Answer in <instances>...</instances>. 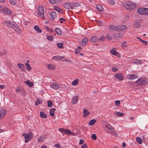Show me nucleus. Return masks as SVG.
<instances>
[{
	"label": "nucleus",
	"mask_w": 148,
	"mask_h": 148,
	"mask_svg": "<svg viewBox=\"0 0 148 148\" xmlns=\"http://www.w3.org/2000/svg\"><path fill=\"white\" fill-rule=\"evenodd\" d=\"M124 5L127 9L129 10H134L136 7V4L132 2H125L124 3Z\"/></svg>",
	"instance_id": "f257e3e1"
},
{
	"label": "nucleus",
	"mask_w": 148,
	"mask_h": 148,
	"mask_svg": "<svg viewBox=\"0 0 148 148\" xmlns=\"http://www.w3.org/2000/svg\"><path fill=\"white\" fill-rule=\"evenodd\" d=\"M23 135L25 139V143H27L34 136V134L31 132H29L27 134L23 133Z\"/></svg>",
	"instance_id": "f03ea898"
},
{
	"label": "nucleus",
	"mask_w": 148,
	"mask_h": 148,
	"mask_svg": "<svg viewBox=\"0 0 148 148\" xmlns=\"http://www.w3.org/2000/svg\"><path fill=\"white\" fill-rule=\"evenodd\" d=\"M38 12L37 14V16L40 18H42L43 19H44L45 18L44 16V11L43 7L41 6H39L38 7Z\"/></svg>",
	"instance_id": "7ed1b4c3"
},
{
	"label": "nucleus",
	"mask_w": 148,
	"mask_h": 148,
	"mask_svg": "<svg viewBox=\"0 0 148 148\" xmlns=\"http://www.w3.org/2000/svg\"><path fill=\"white\" fill-rule=\"evenodd\" d=\"M138 13L141 14L148 15V8H140L137 10Z\"/></svg>",
	"instance_id": "20e7f679"
},
{
	"label": "nucleus",
	"mask_w": 148,
	"mask_h": 148,
	"mask_svg": "<svg viewBox=\"0 0 148 148\" xmlns=\"http://www.w3.org/2000/svg\"><path fill=\"white\" fill-rule=\"evenodd\" d=\"M0 12L8 15L11 14L12 13L11 10L7 8H3L2 7H0Z\"/></svg>",
	"instance_id": "39448f33"
},
{
	"label": "nucleus",
	"mask_w": 148,
	"mask_h": 148,
	"mask_svg": "<svg viewBox=\"0 0 148 148\" xmlns=\"http://www.w3.org/2000/svg\"><path fill=\"white\" fill-rule=\"evenodd\" d=\"M12 28L18 34H21L22 33V31L18 25L16 23H14L13 25Z\"/></svg>",
	"instance_id": "423d86ee"
},
{
	"label": "nucleus",
	"mask_w": 148,
	"mask_h": 148,
	"mask_svg": "<svg viewBox=\"0 0 148 148\" xmlns=\"http://www.w3.org/2000/svg\"><path fill=\"white\" fill-rule=\"evenodd\" d=\"M59 130L61 132H64L67 134L69 135H74L75 134L71 132L70 130L68 129H65L64 128H60Z\"/></svg>",
	"instance_id": "0eeeda50"
},
{
	"label": "nucleus",
	"mask_w": 148,
	"mask_h": 148,
	"mask_svg": "<svg viewBox=\"0 0 148 148\" xmlns=\"http://www.w3.org/2000/svg\"><path fill=\"white\" fill-rule=\"evenodd\" d=\"M50 86L55 90L58 89L59 87V85L58 83L56 82H51L50 83Z\"/></svg>",
	"instance_id": "6e6552de"
},
{
	"label": "nucleus",
	"mask_w": 148,
	"mask_h": 148,
	"mask_svg": "<svg viewBox=\"0 0 148 148\" xmlns=\"http://www.w3.org/2000/svg\"><path fill=\"white\" fill-rule=\"evenodd\" d=\"M50 19L52 21H53L55 18L57 17L56 13L54 11H52L50 12Z\"/></svg>",
	"instance_id": "1a4fd4ad"
},
{
	"label": "nucleus",
	"mask_w": 148,
	"mask_h": 148,
	"mask_svg": "<svg viewBox=\"0 0 148 148\" xmlns=\"http://www.w3.org/2000/svg\"><path fill=\"white\" fill-rule=\"evenodd\" d=\"M6 114V110L3 109L0 110V119L3 118Z\"/></svg>",
	"instance_id": "9d476101"
},
{
	"label": "nucleus",
	"mask_w": 148,
	"mask_h": 148,
	"mask_svg": "<svg viewBox=\"0 0 148 148\" xmlns=\"http://www.w3.org/2000/svg\"><path fill=\"white\" fill-rule=\"evenodd\" d=\"M137 77V76L135 74L129 75L127 76V78L129 79H134Z\"/></svg>",
	"instance_id": "9b49d317"
},
{
	"label": "nucleus",
	"mask_w": 148,
	"mask_h": 148,
	"mask_svg": "<svg viewBox=\"0 0 148 148\" xmlns=\"http://www.w3.org/2000/svg\"><path fill=\"white\" fill-rule=\"evenodd\" d=\"M79 99L78 96H73L72 99V103L73 104H75L78 101Z\"/></svg>",
	"instance_id": "f8f14e48"
},
{
	"label": "nucleus",
	"mask_w": 148,
	"mask_h": 148,
	"mask_svg": "<svg viewBox=\"0 0 148 148\" xmlns=\"http://www.w3.org/2000/svg\"><path fill=\"white\" fill-rule=\"evenodd\" d=\"M65 57L63 56H56L53 57L52 59L56 61H59L60 59L64 58Z\"/></svg>",
	"instance_id": "ddd939ff"
},
{
	"label": "nucleus",
	"mask_w": 148,
	"mask_h": 148,
	"mask_svg": "<svg viewBox=\"0 0 148 148\" xmlns=\"http://www.w3.org/2000/svg\"><path fill=\"white\" fill-rule=\"evenodd\" d=\"M14 23L11 22L10 21H5V25L11 28L13 26V25Z\"/></svg>",
	"instance_id": "4468645a"
},
{
	"label": "nucleus",
	"mask_w": 148,
	"mask_h": 148,
	"mask_svg": "<svg viewBox=\"0 0 148 148\" xmlns=\"http://www.w3.org/2000/svg\"><path fill=\"white\" fill-rule=\"evenodd\" d=\"M71 9H73L75 7H78L81 6L79 3H71Z\"/></svg>",
	"instance_id": "2eb2a0df"
},
{
	"label": "nucleus",
	"mask_w": 148,
	"mask_h": 148,
	"mask_svg": "<svg viewBox=\"0 0 148 148\" xmlns=\"http://www.w3.org/2000/svg\"><path fill=\"white\" fill-rule=\"evenodd\" d=\"M137 84L139 85H143L145 84L144 80L143 79H139L136 81Z\"/></svg>",
	"instance_id": "dca6fc26"
},
{
	"label": "nucleus",
	"mask_w": 148,
	"mask_h": 148,
	"mask_svg": "<svg viewBox=\"0 0 148 148\" xmlns=\"http://www.w3.org/2000/svg\"><path fill=\"white\" fill-rule=\"evenodd\" d=\"M63 7L67 9H71V3H66L63 4Z\"/></svg>",
	"instance_id": "f3484780"
},
{
	"label": "nucleus",
	"mask_w": 148,
	"mask_h": 148,
	"mask_svg": "<svg viewBox=\"0 0 148 148\" xmlns=\"http://www.w3.org/2000/svg\"><path fill=\"white\" fill-rule=\"evenodd\" d=\"M141 22V20H138L135 24L134 25V27L135 28H138L140 26V24Z\"/></svg>",
	"instance_id": "a211bd4d"
},
{
	"label": "nucleus",
	"mask_w": 148,
	"mask_h": 148,
	"mask_svg": "<svg viewBox=\"0 0 148 148\" xmlns=\"http://www.w3.org/2000/svg\"><path fill=\"white\" fill-rule=\"evenodd\" d=\"M118 31L123 30L127 28V27L125 25L118 26Z\"/></svg>",
	"instance_id": "6ab92c4d"
},
{
	"label": "nucleus",
	"mask_w": 148,
	"mask_h": 148,
	"mask_svg": "<svg viewBox=\"0 0 148 148\" xmlns=\"http://www.w3.org/2000/svg\"><path fill=\"white\" fill-rule=\"evenodd\" d=\"M118 26H116L113 25H110L109 26V28L110 29H112L113 31H118Z\"/></svg>",
	"instance_id": "aec40b11"
},
{
	"label": "nucleus",
	"mask_w": 148,
	"mask_h": 148,
	"mask_svg": "<svg viewBox=\"0 0 148 148\" xmlns=\"http://www.w3.org/2000/svg\"><path fill=\"white\" fill-rule=\"evenodd\" d=\"M115 77L119 80H122L123 79V77L121 74L117 73L115 75Z\"/></svg>",
	"instance_id": "412c9836"
},
{
	"label": "nucleus",
	"mask_w": 148,
	"mask_h": 148,
	"mask_svg": "<svg viewBox=\"0 0 148 148\" xmlns=\"http://www.w3.org/2000/svg\"><path fill=\"white\" fill-rule=\"evenodd\" d=\"M110 131V133L112 135L115 136H117V134L115 132L114 130L112 127L110 129V130H109Z\"/></svg>",
	"instance_id": "4be33fe9"
},
{
	"label": "nucleus",
	"mask_w": 148,
	"mask_h": 148,
	"mask_svg": "<svg viewBox=\"0 0 148 148\" xmlns=\"http://www.w3.org/2000/svg\"><path fill=\"white\" fill-rule=\"evenodd\" d=\"M56 109L55 108L51 109L49 112V114L50 116H53L54 115V112L56 111Z\"/></svg>",
	"instance_id": "5701e85b"
},
{
	"label": "nucleus",
	"mask_w": 148,
	"mask_h": 148,
	"mask_svg": "<svg viewBox=\"0 0 148 148\" xmlns=\"http://www.w3.org/2000/svg\"><path fill=\"white\" fill-rule=\"evenodd\" d=\"M99 40V39L97 38L95 36L92 37L91 39V41L92 42H97Z\"/></svg>",
	"instance_id": "b1692460"
},
{
	"label": "nucleus",
	"mask_w": 148,
	"mask_h": 148,
	"mask_svg": "<svg viewBox=\"0 0 148 148\" xmlns=\"http://www.w3.org/2000/svg\"><path fill=\"white\" fill-rule=\"evenodd\" d=\"M104 126L109 130H110L112 127L107 122H104L103 123Z\"/></svg>",
	"instance_id": "393cba45"
},
{
	"label": "nucleus",
	"mask_w": 148,
	"mask_h": 148,
	"mask_svg": "<svg viewBox=\"0 0 148 148\" xmlns=\"http://www.w3.org/2000/svg\"><path fill=\"white\" fill-rule=\"evenodd\" d=\"M97 10L99 11H103V8L102 6L100 5H97L96 6Z\"/></svg>",
	"instance_id": "a878e982"
},
{
	"label": "nucleus",
	"mask_w": 148,
	"mask_h": 148,
	"mask_svg": "<svg viewBox=\"0 0 148 148\" xmlns=\"http://www.w3.org/2000/svg\"><path fill=\"white\" fill-rule=\"evenodd\" d=\"M84 116L85 117H86L87 115L89 114L90 112L88 111V110L86 109H85L84 110Z\"/></svg>",
	"instance_id": "bb28decb"
},
{
	"label": "nucleus",
	"mask_w": 148,
	"mask_h": 148,
	"mask_svg": "<svg viewBox=\"0 0 148 148\" xmlns=\"http://www.w3.org/2000/svg\"><path fill=\"white\" fill-rule=\"evenodd\" d=\"M56 32L59 35H61L62 33V32L61 30L59 28H56L55 29Z\"/></svg>",
	"instance_id": "cd10ccee"
},
{
	"label": "nucleus",
	"mask_w": 148,
	"mask_h": 148,
	"mask_svg": "<svg viewBox=\"0 0 148 148\" xmlns=\"http://www.w3.org/2000/svg\"><path fill=\"white\" fill-rule=\"evenodd\" d=\"M18 66L22 71L23 70L25 69V66L23 64L21 63H18Z\"/></svg>",
	"instance_id": "c85d7f7f"
},
{
	"label": "nucleus",
	"mask_w": 148,
	"mask_h": 148,
	"mask_svg": "<svg viewBox=\"0 0 148 148\" xmlns=\"http://www.w3.org/2000/svg\"><path fill=\"white\" fill-rule=\"evenodd\" d=\"M136 38L139 40L141 41L144 45H146L147 44V41L144 40H142L141 38H140L139 37H136Z\"/></svg>",
	"instance_id": "c756f323"
},
{
	"label": "nucleus",
	"mask_w": 148,
	"mask_h": 148,
	"mask_svg": "<svg viewBox=\"0 0 148 148\" xmlns=\"http://www.w3.org/2000/svg\"><path fill=\"white\" fill-rule=\"evenodd\" d=\"M114 114L115 115L119 116H122L124 115V114L123 113L117 112H114Z\"/></svg>",
	"instance_id": "7c9ffc66"
},
{
	"label": "nucleus",
	"mask_w": 148,
	"mask_h": 148,
	"mask_svg": "<svg viewBox=\"0 0 148 148\" xmlns=\"http://www.w3.org/2000/svg\"><path fill=\"white\" fill-rule=\"evenodd\" d=\"M25 82L26 84H27L29 87H32L33 85V83L32 82H30L29 80L25 81Z\"/></svg>",
	"instance_id": "2f4dec72"
},
{
	"label": "nucleus",
	"mask_w": 148,
	"mask_h": 148,
	"mask_svg": "<svg viewBox=\"0 0 148 148\" xmlns=\"http://www.w3.org/2000/svg\"><path fill=\"white\" fill-rule=\"evenodd\" d=\"M88 41V40L87 38H84L82 40V45H86Z\"/></svg>",
	"instance_id": "473e14b6"
},
{
	"label": "nucleus",
	"mask_w": 148,
	"mask_h": 148,
	"mask_svg": "<svg viewBox=\"0 0 148 148\" xmlns=\"http://www.w3.org/2000/svg\"><path fill=\"white\" fill-rule=\"evenodd\" d=\"M34 28L35 30L38 33H41L42 32V30L39 28L38 26L37 25L35 26Z\"/></svg>",
	"instance_id": "72a5a7b5"
},
{
	"label": "nucleus",
	"mask_w": 148,
	"mask_h": 148,
	"mask_svg": "<svg viewBox=\"0 0 148 148\" xmlns=\"http://www.w3.org/2000/svg\"><path fill=\"white\" fill-rule=\"evenodd\" d=\"M40 116L41 117L44 118H46L47 117V115L42 112H41L40 113Z\"/></svg>",
	"instance_id": "f704fd0d"
},
{
	"label": "nucleus",
	"mask_w": 148,
	"mask_h": 148,
	"mask_svg": "<svg viewBox=\"0 0 148 148\" xmlns=\"http://www.w3.org/2000/svg\"><path fill=\"white\" fill-rule=\"evenodd\" d=\"M96 122V120L95 119L91 120L90 121V122L88 123V124L90 125H93L95 124V123Z\"/></svg>",
	"instance_id": "c9c22d12"
},
{
	"label": "nucleus",
	"mask_w": 148,
	"mask_h": 148,
	"mask_svg": "<svg viewBox=\"0 0 148 148\" xmlns=\"http://www.w3.org/2000/svg\"><path fill=\"white\" fill-rule=\"evenodd\" d=\"M25 65L26 66V68L27 70L30 71L32 69V67H31L29 64L28 63H26Z\"/></svg>",
	"instance_id": "e433bc0d"
},
{
	"label": "nucleus",
	"mask_w": 148,
	"mask_h": 148,
	"mask_svg": "<svg viewBox=\"0 0 148 148\" xmlns=\"http://www.w3.org/2000/svg\"><path fill=\"white\" fill-rule=\"evenodd\" d=\"M47 67L51 70L54 69L55 68V66L52 64H49L48 65Z\"/></svg>",
	"instance_id": "4c0bfd02"
},
{
	"label": "nucleus",
	"mask_w": 148,
	"mask_h": 148,
	"mask_svg": "<svg viewBox=\"0 0 148 148\" xmlns=\"http://www.w3.org/2000/svg\"><path fill=\"white\" fill-rule=\"evenodd\" d=\"M10 3L13 5H15L16 3V0H9Z\"/></svg>",
	"instance_id": "58836bf2"
},
{
	"label": "nucleus",
	"mask_w": 148,
	"mask_h": 148,
	"mask_svg": "<svg viewBox=\"0 0 148 148\" xmlns=\"http://www.w3.org/2000/svg\"><path fill=\"white\" fill-rule=\"evenodd\" d=\"M79 81L78 79H76L73 81L72 82V84L73 85H76L77 84H78V81Z\"/></svg>",
	"instance_id": "ea45409f"
},
{
	"label": "nucleus",
	"mask_w": 148,
	"mask_h": 148,
	"mask_svg": "<svg viewBox=\"0 0 148 148\" xmlns=\"http://www.w3.org/2000/svg\"><path fill=\"white\" fill-rule=\"evenodd\" d=\"M63 43H58L57 44V47L60 49H62L63 47Z\"/></svg>",
	"instance_id": "a19ab883"
},
{
	"label": "nucleus",
	"mask_w": 148,
	"mask_h": 148,
	"mask_svg": "<svg viewBox=\"0 0 148 148\" xmlns=\"http://www.w3.org/2000/svg\"><path fill=\"white\" fill-rule=\"evenodd\" d=\"M136 140L139 144H141L142 143V140L140 138L137 137L136 138Z\"/></svg>",
	"instance_id": "79ce46f5"
},
{
	"label": "nucleus",
	"mask_w": 148,
	"mask_h": 148,
	"mask_svg": "<svg viewBox=\"0 0 148 148\" xmlns=\"http://www.w3.org/2000/svg\"><path fill=\"white\" fill-rule=\"evenodd\" d=\"M41 103L42 102L41 100L40 99H38L35 102V104L36 106H37L39 104Z\"/></svg>",
	"instance_id": "37998d69"
},
{
	"label": "nucleus",
	"mask_w": 148,
	"mask_h": 148,
	"mask_svg": "<svg viewBox=\"0 0 148 148\" xmlns=\"http://www.w3.org/2000/svg\"><path fill=\"white\" fill-rule=\"evenodd\" d=\"M110 52L113 55H115L116 54V51L113 48L110 50Z\"/></svg>",
	"instance_id": "c03bdc74"
},
{
	"label": "nucleus",
	"mask_w": 148,
	"mask_h": 148,
	"mask_svg": "<svg viewBox=\"0 0 148 148\" xmlns=\"http://www.w3.org/2000/svg\"><path fill=\"white\" fill-rule=\"evenodd\" d=\"M49 1L52 4H54L58 3V0H49Z\"/></svg>",
	"instance_id": "a18cd8bd"
},
{
	"label": "nucleus",
	"mask_w": 148,
	"mask_h": 148,
	"mask_svg": "<svg viewBox=\"0 0 148 148\" xmlns=\"http://www.w3.org/2000/svg\"><path fill=\"white\" fill-rule=\"evenodd\" d=\"M16 93H18L20 92H21L22 93H23L24 92V91L23 90L19 88H17L16 89Z\"/></svg>",
	"instance_id": "49530a36"
},
{
	"label": "nucleus",
	"mask_w": 148,
	"mask_h": 148,
	"mask_svg": "<svg viewBox=\"0 0 148 148\" xmlns=\"http://www.w3.org/2000/svg\"><path fill=\"white\" fill-rule=\"evenodd\" d=\"M54 9L57 11L58 12H61L62 10L60 8L57 7H54Z\"/></svg>",
	"instance_id": "de8ad7c7"
},
{
	"label": "nucleus",
	"mask_w": 148,
	"mask_h": 148,
	"mask_svg": "<svg viewBox=\"0 0 148 148\" xmlns=\"http://www.w3.org/2000/svg\"><path fill=\"white\" fill-rule=\"evenodd\" d=\"M108 2L110 4L112 5H114L115 3V2L114 0H109Z\"/></svg>",
	"instance_id": "09e8293b"
},
{
	"label": "nucleus",
	"mask_w": 148,
	"mask_h": 148,
	"mask_svg": "<svg viewBox=\"0 0 148 148\" xmlns=\"http://www.w3.org/2000/svg\"><path fill=\"white\" fill-rule=\"evenodd\" d=\"M48 103V107H51L52 105V103L51 101H48L47 102Z\"/></svg>",
	"instance_id": "8fccbe9b"
},
{
	"label": "nucleus",
	"mask_w": 148,
	"mask_h": 148,
	"mask_svg": "<svg viewBox=\"0 0 148 148\" xmlns=\"http://www.w3.org/2000/svg\"><path fill=\"white\" fill-rule=\"evenodd\" d=\"M115 104L117 106H119L121 103V102L120 101L118 100L116 101L115 102Z\"/></svg>",
	"instance_id": "3c124183"
},
{
	"label": "nucleus",
	"mask_w": 148,
	"mask_h": 148,
	"mask_svg": "<svg viewBox=\"0 0 148 148\" xmlns=\"http://www.w3.org/2000/svg\"><path fill=\"white\" fill-rule=\"evenodd\" d=\"M47 37V39L49 40H53V36L51 35L48 36Z\"/></svg>",
	"instance_id": "603ef678"
},
{
	"label": "nucleus",
	"mask_w": 148,
	"mask_h": 148,
	"mask_svg": "<svg viewBox=\"0 0 148 148\" xmlns=\"http://www.w3.org/2000/svg\"><path fill=\"white\" fill-rule=\"evenodd\" d=\"M91 138L94 140H95L97 138V136L95 134H93L91 136Z\"/></svg>",
	"instance_id": "864d4df0"
},
{
	"label": "nucleus",
	"mask_w": 148,
	"mask_h": 148,
	"mask_svg": "<svg viewBox=\"0 0 148 148\" xmlns=\"http://www.w3.org/2000/svg\"><path fill=\"white\" fill-rule=\"evenodd\" d=\"M141 63V61L138 60H136L135 61V63L136 64H140Z\"/></svg>",
	"instance_id": "5fc2aeb1"
},
{
	"label": "nucleus",
	"mask_w": 148,
	"mask_h": 148,
	"mask_svg": "<svg viewBox=\"0 0 148 148\" xmlns=\"http://www.w3.org/2000/svg\"><path fill=\"white\" fill-rule=\"evenodd\" d=\"M7 51L6 50H3L1 52V54L3 55H5L7 54Z\"/></svg>",
	"instance_id": "6e6d98bb"
},
{
	"label": "nucleus",
	"mask_w": 148,
	"mask_h": 148,
	"mask_svg": "<svg viewBox=\"0 0 148 148\" xmlns=\"http://www.w3.org/2000/svg\"><path fill=\"white\" fill-rule=\"evenodd\" d=\"M55 147L57 148H62L60 145L59 143H58L55 145Z\"/></svg>",
	"instance_id": "4d7b16f0"
},
{
	"label": "nucleus",
	"mask_w": 148,
	"mask_h": 148,
	"mask_svg": "<svg viewBox=\"0 0 148 148\" xmlns=\"http://www.w3.org/2000/svg\"><path fill=\"white\" fill-rule=\"evenodd\" d=\"M97 23L99 25V26H100L102 25V22L100 21H97Z\"/></svg>",
	"instance_id": "13d9d810"
},
{
	"label": "nucleus",
	"mask_w": 148,
	"mask_h": 148,
	"mask_svg": "<svg viewBox=\"0 0 148 148\" xmlns=\"http://www.w3.org/2000/svg\"><path fill=\"white\" fill-rule=\"evenodd\" d=\"M115 37L116 38H119L121 36V35L120 34H116L115 36Z\"/></svg>",
	"instance_id": "bf43d9fd"
},
{
	"label": "nucleus",
	"mask_w": 148,
	"mask_h": 148,
	"mask_svg": "<svg viewBox=\"0 0 148 148\" xmlns=\"http://www.w3.org/2000/svg\"><path fill=\"white\" fill-rule=\"evenodd\" d=\"M81 148H87V145L86 144H84L81 147Z\"/></svg>",
	"instance_id": "052dcab7"
},
{
	"label": "nucleus",
	"mask_w": 148,
	"mask_h": 148,
	"mask_svg": "<svg viewBox=\"0 0 148 148\" xmlns=\"http://www.w3.org/2000/svg\"><path fill=\"white\" fill-rule=\"evenodd\" d=\"M65 20V19H64L62 18H61L60 19V22L61 23H62L63 22V21Z\"/></svg>",
	"instance_id": "680f3d73"
},
{
	"label": "nucleus",
	"mask_w": 148,
	"mask_h": 148,
	"mask_svg": "<svg viewBox=\"0 0 148 148\" xmlns=\"http://www.w3.org/2000/svg\"><path fill=\"white\" fill-rule=\"evenodd\" d=\"M112 70L113 72H115L117 71L118 69L116 68H112Z\"/></svg>",
	"instance_id": "e2e57ef3"
},
{
	"label": "nucleus",
	"mask_w": 148,
	"mask_h": 148,
	"mask_svg": "<svg viewBox=\"0 0 148 148\" xmlns=\"http://www.w3.org/2000/svg\"><path fill=\"white\" fill-rule=\"evenodd\" d=\"M84 140L83 139H81L80 140L79 142L80 144H82L84 143Z\"/></svg>",
	"instance_id": "0e129e2a"
},
{
	"label": "nucleus",
	"mask_w": 148,
	"mask_h": 148,
	"mask_svg": "<svg viewBox=\"0 0 148 148\" xmlns=\"http://www.w3.org/2000/svg\"><path fill=\"white\" fill-rule=\"evenodd\" d=\"M107 37L108 39L109 40H110L111 39V36L110 35H107Z\"/></svg>",
	"instance_id": "69168bd1"
},
{
	"label": "nucleus",
	"mask_w": 148,
	"mask_h": 148,
	"mask_svg": "<svg viewBox=\"0 0 148 148\" xmlns=\"http://www.w3.org/2000/svg\"><path fill=\"white\" fill-rule=\"evenodd\" d=\"M105 37L104 36H103L101 37L99 39V40H100L101 41H103L104 40Z\"/></svg>",
	"instance_id": "338daca9"
},
{
	"label": "nucleus",
	"mask_w": 148,
	"mask_h": 148,
	"mask_svg": "<svg viewBox=\"0 0 148 148\" xmlns=\"http://www.w3.org/2000/svg\"><path fill=\"white\" fill-rule=\"evenodd\" d=\"M43 140V139L41 137L38 140V141L39 142H42Z\"/></svg>",
	"instance_id": "774afa93"
}]
</instances>
